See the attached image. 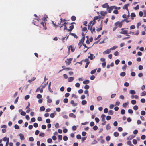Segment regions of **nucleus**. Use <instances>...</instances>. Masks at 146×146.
<instances>
[{
  "label": "nucleus",
  "instance_id": "14",
  "mask_svg": "<svg viewBox=\"0 0 146 146\" xmlns=\"http://www.w3.org/2000/svg\"><path fill=\"white\" fill-rule=\"evenodd\" d=\"M106 116L104 114H102L101 116V117L102 118V121H105V117Z\"/></svg>",
  "mask_w": 146,
  "mask_h": 146
},
{
  "label": "nucleus",
  "instance_id": "34",
  "mask_svg": "<svg viewBox=\"0 0 146 146\" xmlns=\"http://www.w3.org/2000/svg\"><path fill=\"white\" fill-rule=\"evenodd\" d=\"M106 128L107 130H109L110 129L111 127L110 126V125L109 124H108L107 125L106 127Z\"/></svg>",
  "mask_w": 146,
  "mask_h": 146
},
{
  "label": "nucleus",
  "instance_id": "62",
  "mask_svg": "<svg viewBox=\"0 0 146 146\" xmlns=\"http://www.w3.org/2000/svg\"><path fill=\"white\" fill-rule=\"evenodd\" d=\"M26 114L25 112L24 111H22L21 113V114L23 116H25Z\"/></svg>",
  "mask_w": 146,
  "mask_h": 146
},
{
  "label": "nucleus",
  "instance_id": "32",
  "mask_svg": "<svg viewBox=\"0 0 146 146\" xmlns=\"http://www.w3.org/2000/svg\"><path fill=\"white\" fill-rule=\"evenodd\" d=\"M117 48V46H113V47H112L111 48H110V50H111H111H115L116 48Z\"/></svg>",
  "mask_w": 146,
  "mask_h": 146
},
{
  "label": "nucleus",
  "instance_id": "4",
  "mask_svg": "<svg viewBox=\"0 0 146 146\" xmlns=\"http://www.w3.org/2000/svg\"><path fill=\"white\" fill-rule=\"evenodd\" d=\"M102 20L101 21V23L100 25V27L99 28H97L96 29V31L98 32H99L101 30H102Z\"/></svg>",
  "mask_w": 146,
  "mask_h": 146
},
{
  "label": "nucleus",
  "instance_id": "52",
  "mask_svg": "<svg viewBox=\"0 0 146 146\" xmlns=\"http://www.w3.org/2000/svg\"><path fill=\"white\" fill-rule=\"evenodd\" d=\"M113 54L115 56H117L119 55V53L117 51H116Z\"/></svg>",
  "mask_w": 146,
  "mask_h": 146
},
{
  "label": "nucleus",
  "instance_id": "22",
  "mask_svg": "<svg viewBox=\"0 0 146 146\" xmlns=\"http://www.w3.org/2000/svg\"><path fill=\"white\" fill-rule=\"evenodd\" d=\"M74 79V78L73 77H69L68 79V82H72Z\"/></svg>",
  "mask_w": 146,
  "mask_h": 146
},
{
  "label": "nucleus",
  "instance_id": "15",
  "mask_svg": "<svg viewBox=\"0 0 146 146\" xmlns=\"http://www.w3.org/2000/svg\"><path fill=\"white\" fill-rule=\"evenodd\" d=\"M51 83V82H50V83H49V85H48V90H49V91L50 92H53V91L51 89V88H50Z\"/></svg>",
  "mask_w": 146,
  "mask_h": 146
},
{
  "label": "nucleus",
  "instance_id": "1",
  "mask_svg": "<svg viewBox=\"0 0 146 146\" xmlns=\"http://www.w3.org/2000/svg\"><path fill=\"white\" fill-rule=\"evenodd\" d=\"M61 21L60 23H58V25H59L60 26V29H61V28L63 27V26H64V31L65 30H66L68 31V29L67 28V27L66 26V24H67V23L66 22H65V19L63 20L62 18L60 19Z\"/></svg>",
  "mask_w": 146,
  "mask_h": 146
},
{
  "label": "nucleus",
  "instance_id": "9",
  "mask_svg": "<svg viewBox=\"0 0 146 146\" xmlns=\"http://www.w3.org/2000/svg\"><path fill=\"white\" fill-rule=\"evenodd\" d=\"M129 6V4H125L123 7V9H126L127 11H128V7Z\"/></svg>",
  "mask_w": 146,
  "mask_h": 146
},
{
  "label": "nucleus",
  "instance_id": "61",
  "mask_svg": "<svg viewBox=\"0 0 146 146\" xmlns=\"http://www.w3.org/2000/svg\"><path fill=\"white\" fill-rule=\"evenodd\" d=\"M14 127L15 128V129H19V126L17 125V124H15V126H14Z\"/></svg>",
  "mask_w": 146,
  "mask_h": 146
},
{
  "label": "nucleus",
  "instance_id": "44",
  "mask_svg": "<svg viewBox=\"0 0 146 146\" xmlns=\"http://www.w3.org/2000/svg\"><path fill=\"white\" fill-rule=\"evenodd\" d=\"M107 10L108 11V12L109 13H111L112 11V10H111L110 8L109 7V6H108V7L107 8Z\"/></svg>",
  "mask_w": 146,
  "mask_h": 146
},
{
  "label": "nucleus",
  "instance_id": "11",
  "mask_svg": "<svg viewBox=\"0 0 146 146\" xmlns=\"http://www.w3.org/2000/svg\"><path fill=\"white\" fill-rule=\"evenodd\" d=\"M40 24L42 25L44 29H46L47 28L46 27V24L45 23L43 22H42L40 23Z\"/></svg>",
  "mask_w": 146,
  "mask_h": 146
},
{
  "label": "nucleus",
  "instance_id": "8",
  "mask_svg": "<svg viewBox=\"0 0 146 146\" xmlns=\"http://www.w3.org/2000/svg\"><path fill=\"white\" fill-rule=\"evenodd\" d=\"M110 52H111V50H110V49H108L106 51H104L103 52V54L105 55V54H108L110 53Z\"/></svg>",
  "mask_w": 146,
  "mask_h": 146
},
{
  "label": "nucleus",
  "instance_id": "47",
  "mask_svg": "<svg viewBox=\"0 0 146 146\" xmlns=\"http://www.w3.org/2000/svg\"><path fill=\"white\" fill-rule=\"evenodd\" d=\"M111 139L110 136H107L106 138V139L107 141H109Z\"/></svg>",
  "mask_w": 146,
  "mask_h": 146
},
{
  "label": "nucleus",
  "instance_id": "2",
  "mask_svg": "<svg viewBox=\"0 0 146 146\" xmlns=\"http://www.w3.org/2000/svg\"><path fill=\"white\" fill-rule=\"evenodd\" d=\"M92 21H90L88 25V29H90L91 33L92 34L93 32H96L95 28V27H92V26H91Z\"/></svg>",
  "mask_w": 146,
  "mask_h": 146
},
{
  "label": "nucleus",
  "instance_id": "45",
  "mask_svg": "<svg viewBox=\"0 0 146 146\" xmlns=\"http://www.w3.org/2000/svg\"><path fill=\"white\" fill-rule=\"evenodd\" d=\"M98 129V127L96 125L94 126L93 127V129L94 130L96 131Z\"/></svg>",
  "mask_w": 146,
  "mask_h": 146
},
{
  "label": "nucleus",
  "instance_id": "38",
  "mask_svg": "<svg viewBox=\"0 0 146 146\" xmlns=\"http://www.w3.org/2000/svg\"><path fill=\"white\" fill-rule=\"evenodd\" d=\"M146 95V92L145 91L143 92L141 94V96H144Z\"/></svg>",
  "mask_w": 146,
  "mask_h": 146
},
{
  "label": "nucleus",
  "instance_id": "53",
  "mask_svg": "<svg viewBox=\"0 0 146 146\" xmlns=\"http://www.w3.org/2000/svg\"><path fill=\"white\" fill-rule=\"evenodd\" d=\"M136 100H133L131 101V103L133 105L135 104L136 103Z\"/></svg>",
  "mask_w": 146,
  "mask_h": 146
},
{
  "label": "nucleus",
  "instance_id": "18",
  "mask_svg": "<svg viewBox=\"0 0 146 146\" xmlns=\"http://www.w3.org/2000/svg\"><path fill=\"white\" fill-rule=\"evenodd\" d=\"M107 13V12L106 11L105 12L104 11H102L100 12V14L102 16H105Z\"/></svg>",
  "mask_w": 146,
  "mask_h": 146
},
{
  "label": "nucleus",
  "instance_id": "60",
  "mask_svg": "<svg viewBox=\"0 0 146 146\" xmlns=\"http://www.w3.org/2000/svg\"><path fill=\"white\" fill-rule=\"evenodd\" d=\"M111 118V117L110 116H107L106 117V119L107 120H109Z\"/></svg>",
  "mask_w": 146,
  "mask_h": 146
},
{
  "label": "nucleus",
  "instance_id": "54",
  "mask_svg": "<svg viewBox=\"0 0 146 146\" xmlns=\"http://www.w3.org/2000/svg\"><path fill=\"white\" fill-rule=\"evenodd\" d=\"M38 124L36 123H34L33 126L35 127L36 128L38 127Z\"/></svg>",
  "mask_w": 146,
  "mask_h": 146
},
{
  "label": "nucleus",
  "instance_id": "6",
  "mask_svg": "<svg viewBox=\"0 0 146 146\" xmlns=\"http://www.w3.org/2000/svg\"><path fill=\"white\" fill-rule=\"evenodd\" d=\"M72 60V58L67 59L65 61V62L67 65H69L71 63V61Z\"/></svg>",
  "mask_w": 146,
  "mask_h": 146
},
{
  "label": "nucleus",
  "instance_id": "55",
  "mask_svg": "<svg viewBox=\"0 0 146 146\" xmlns=\"http://www.w3.org/2000/svg\"><path fill=\"white\" fill-rule=\"evenodd\" d=\"M94 106L93 105H92L90 106V110L91 111H92L94 110Z\"/></svg>",
  "mask_w": 146,
  "mask_h": 146
},
{
  "label": "nucleus",
  "instance_id": "41",
  "mask_svg": "<svg viewBox=\"0 0 146 146\" xmlns=\"http://www.w3.org/2000/svg\"><path fill=\"white\" fill-rule=\"evenodd\" d=\"M42 97V96L40 94H38L37 95V98L38 99H40Z\"/></svg>",
  "mask_w": 146,
  "mask_h": 146
},
{
  "label": "nucleus",
  "instance_id": "49",
  "mask_svg": "<svg viewBox=\"0 0 146 146\" xmlns=\"http://www.w3.org/2000/svg\"><path fill=\"white\" fill-rule=\"evenodd\" d=\"M97 100L99 101L102 99V97L101 96H99L97 97Z\"/></svg>",
  "mask_w": 146,
  "mask_h": 146
},
{
  "label": "nucleus",
  "instance_id": "56",
  "mask_svg": "<svg viewBox=\"0 0 146 146\" xmlns=\"http://www.w3.org/2000/svg\"><path fill=\"white\" fill-rule=\"evenodd\" d=\"M121 113L122 115H123V114H125V110H121Z\"/></svg>",
  "mask_w": 146,
  "mask_h": 146
},
{
  "label": "nucleus",
  "instance_id": "25",
  "mask_svg": "<svg viewBox=\"0 0 146 146\" xmlns=\"http://www.w3.org/2000/svg\"><path fill=\"white\" fill-rule=\"evenodd\" d=\"M70 103L74 106H75L77 105V104L74 103V101L73 100L71 101Z\"/></svg>",
  "mask_w": 146,
  "mask_h": 146
},
{
  "label": "nucleus",
  "instance_id": "26",
  "mask_svg": "<svg viewBox=\"0 0 146 146\" xmlns=\"http://www.w3.org/2000/svg\"><path fill=\"white\" fill-rule=\"evenodd\" d=\"M136 16V15L135 14V13H132L131 15V18L132 19H133V17H135Z\"/></svg>",
  "mask_w": 146,
  "mask_h": 146
},
{
  "label": "nucleus",
  "instance_id": "10",
  "mask_svg": "<svg viewBox=\"0 0 146 146\" xmlns=\"http://www.w3.org/2000/svg\"><path fill=\"white\" fill-rule=\"evenodd\" d=\"M70 49H71V51L72 52H73L74 51V49L73 47L71 45L70 46H69L68 48V52L69 53L70 52Z\"/></svg>",
  "mask_w": 146,
  "mask_h": 146
},
{
  "label": "nucleus",
  "instance_id": "16",
  "mask_svg": "<svg viewBox=\"0 0 146 146\" xmlns=\"http://www.w3.org/2000/svg\"><path fill=\"white\" fill-rule=\"evenodd\" d=\"M47 102L48 103H50L52 102V100L50 98L49 96H47Z\"/></svg>",
  "mask_w": 146,
  "mask_h": 146
},
{
  "label": "nucleus",
  "instance_id": "17",
  "mask_svg": "<svg viewBox=\"0 0 146 146\" xmlns=\"http://www.w3.org/2000/svg\"><path fill=\"white\" fill-rule=\"evenodd\" d=\"M93 57V54H90V56H88V58H90V60H92L95 57V56L94 57Z\"/></svg>",
  "mask_w": 146,
  "mask_h": 146
},
{
  "label": "nucleus",
  "instance_id": "37",
  "mask_svg": "<svg viewBox=\"0 0 146 146\" xmlns=\"http://www.w3.org/2000/svg\"><path fill=\"white\" fill-rule=\"evenodd\" d=\"M52 23L54 25V27H55L56 28L57 27L60 26L58 24V25L56 24L53 21H52Z\"/></svg>",
  "mask_w": 146,
  "mask_h": 146
},
{
  "label": "nucleus",
  "instance_id": "64",
  "mask_svg": "<svg viewBox=\"0 0 146 146\" xmlns=\"http://www.w3.org/2000/svg\"><path fill=\"white\" fill-rule=\"evenodd\" d=\"M72 97H74L76 99H77V96H76V94H72Z\"/></svg>",
  "mask_w": 146,
  "mask_h": 146
},
{
  "label": "nucleus",
  "instance_id": "21",
  "mask_svg": "<svg viewBox=\"0 0 146 146\" xmlns=\"http://www.w3.org/2000/svg\"><path fill=\"white\" fill-rule=\"evenodd\" d=\"M121 34H127L128 33V31L127 30H123L120 32Z\"/></svg>",
  "mask_w": 146,
  "mask_h": 146
},
{
  "label": "nucleus",
  "instance_id": "30",
  "mask_svg": "<svg viewBox=\"0 0 146 146\" xmlns=\"http://www.w3.org/2000/svg\"><path fill=\"white\" fill-rule=\"evenodd\" d=\"M113 111L112 110H110L109 111L108 114L112 115L113 113Z\"/></svg>",
  "mask_w": 146,
  "mask_h": 146
},
{
  "label": "nucleus",
  "instance_id": "7",
  "mask_svg": "<svg viewBox=\"0 0 146 146\" xmlns=\"http://www.w3.org/2000/svg\"><path fill=\"white\" fill-rule=\"evenodd\" d=\"M30 106V103L29 102L28 104V106L26 108V109H28V110H27L26 111V112L27 113H29L30 111V108H29Z\"/></svg>",
  "mask_w": 146,
  "mask_h": 146
},
{
  "label": "nucleus",
  "instance_id": "40",
  "mask_svg": "<svg viewBox=\"0 0 146 146\" xmlns=\"http://www.w3.org/2000/svg\"><path fill=\"white\" fill-rule=\"evenodd\" d=\"M82 104L83 105H85L86 104L87 102L86 100H82L81 102Z\"/></svg>",
  "mask_w": 146,
  "mask_h": 146
},
{
  "label": "nucleus",
  "instance_id": "5",
  "mask_svg": "<svg viewBox=\"0 0 146 146\" xmlns=\"http://www.w3.org/2000/svg\"><path fill=\"white\" fill-rule=\"evenodd\" d=\"M84 40H82V39H81V40H79V42L78 44V45L79 46V49L80 48L82 45H83L84 43Z\"/></svg>",
  "mask_w": 146,
  "mask_h": 146
},
{
  "label": "nucleus",
  "instance_id": "20",
  "mask_svg": "<svg viewBox=\"0 0 146 146\" xmlns=\"http://www.w3.org/2000/svg\"><path fill=\"white\" fill-rule=\"evenodd\" d=\"M69 116L70 117H73L74 118H75L76 117V115L74 114H73V113H70L69 114Z\"/></svg>",
  "mask_w": 146,
  "mask_h": 146
},
{
  "label": "nucleus",
  "instance_id": "58",
  "mask_svg": "<svg viewBox=\"0 0 146 146\" xmlns=\"http://www.w3.org/2000/svg\"><path fill=\"white\" fill-rule=\"evenodd\" d=\"M106 61H104V62H103L102 63V67L103 68H104L105 67V66L106 65Z\"/></svg>",
  "mask_w": 146,
  "mask_h": 146
},
{
  "label": "nucleus",
  "instance_id": "33",
  "mask_svg": "<svg viewBox=\"0 0 146 146\" xmlns=\"http://www.w3.org/2000/svg\"><path fill=\"white\" fill-rule=\"evenodd\" d=\"M114 135L115 137H117L119 135V133L117 132H115L114 133Z\"/></svg>",
  "mask_w": 146,
  "mask_h": 146
},
{
  "label": "nucleus",
  "instance_id": "31",
  "mask_svg": "<svg viewBox=\"0 0 146 146\" xmlns=\"http://www.w3.org/2000/svg\"><path fill=\"white\" fill-rule=\"evenodd\" d=\"M81 28H82V31H86L87 30V28L86 27H84L82 28V26H81Z\"/></svg>",
  "mask_w": 146,
  "mask_h": 146
},
{
  "label": "nucleus",
  "instance_id": "27",
  "mask_svg": "<svg viewBox=\"0 0 146 146\" xmlns=\"http://www.w3.org/2000/svg\"><path fill=\"white\" fill-rule=\"evenodd\" d=\"M129 93L131 94L134 95L135 94L136 92L134 90H130Z\"/></svg>",
  "mask_w": 146,
  "mask_h": 146
},
{
  "label": "nucleus",
  "instance_id": "48",
  "mask_svg": "<svg viewBox=\"0 0 146 146\" xmlns=\"http://www.w3.org/2000/svg\"><path fill=\"white\" fill-rule=\"evenodd\" d=\"M120 61L118 59L116 60L115 61V63L116 65H118Z\"/></svg>",
  "mask_w": 146,
  "mask_h": 146
},
{
  "label": "nucleus",
  "instance_id": "35",
  "mask_svg": "<svg viewBox=\"0 0 146 146\" xmlns=\"http://www.w3.org/2000/svg\"><path fill=\"white\" fill-rule=\"evenodd\" d=\"M138 109V107L137 105H135L133 107V109L135 110H137Z\"/></svg>",
  "mask_w": 146,
  "mask_h": 146
},
{
  "label": "nucleus",
  "instance_id": "50",
  "mask_svg": "<svg viewBox=\"0 0 146 146\" xmlns=\"http://www.w3.org/2000/svg\"><path fill=\"white\" fill-rule=\"evenodd\" d=\"M96 72V69H94V70H92V71H91L90 72V73H91V74H94Z\"/></svg>",
  "mask_w": 146,
  "mask_h": 146
},
{
  "label": "nucleus",
  "instance_id": "42",
  "mask_svg": "<svg viewBox=\"0 0 146 146\" xmlns=\"http://www.w3.org/2000/svg\"><path fill=\"white\" fill-rule=\"evenodd\" d=\"M82 38L81 39H82V40H85V34H84L83 33H82Z\"/></svg>",
  "mask_w": 146,
  "mask_h": 146
},
{
  "label": "nucleus",
  "instance_id": "3",
  "mask_svg": "<svg viewBox=\"0 0 146 146\" xmlns=\"http://www.w3.org/2000/svg\"><path fill=\"white\" fill-rule=\"evenodd\" d=\"M123 22L121 21V22L118 21L116 22L114 24L115 26H116L117 27H119L120 28H121L122 27L123 25Z\"/></svg>",
  "mask_w": 146,
  "mask_h": 146
},
{
  "label": "nucleus",
  "instance_id": "59",
  "mask_svg": "<svg viewBox=\"0 0 146 146\" xmlns=\"http://www.w3.org/2000/svg\"><path fill=\"white\" fill-rule=\"evenodd\" d=\"M30 97V96L29 95H27L25 97V99L26 100L28 99Z\"/></svg>",
  "mask_w": 146,
  "mask_h": 146
},
{
  "label": "nucleus",
  "instance_id": "24",
  "mask_svg": "<svg viewBox=\"0 0 146 146\" xmlns=\"http://www.w3.org/2000/svg\"><path fill=\"white\" fill-rule=\"evenodd\" d=\"M70 34L72 36H73L76 38L77 39L78 38V37L77 35L74 33H70Z\"/></svg>",
  "mask_w": 146,
  "mask_h": 146
},
{
  "label": "nucleus",
  "instance_id": "36",
  "mask_svg": "<svg viewBox=\"0 0 146 146\" xmlns=\"http://www.w3.org/2000/svg\"><path fill=\"white\" fill-rule=\"evenodd\" d=\"M76 17L74 16H72L71 17V19L72 21H74L76 20Z\"/></svg>",
  "mask_w": 146,
  "mask_h": 146
},
{
  "label": "nucleus",
  "instance_id": "28",
  "mask_svg": "<svg viewBox=\"0 0 146 146\" xmlns=\"http://www.w3.org/2000/svg\"><path fill=\"white\" fill-rule=\"evenodd\" d=\"M89 80H87L83 81V83L84 84H88L89 83Z\"/></svg>",
  "mask_w": 146,
  "mask_h": 146
},
{
  "label": "nucleus",
  "instance_id": "39",
  "mask_svg": "<svg viewBox=\"0 0 146 146\" xmlns=\"http://www.w3.org/2000/svg\"><path fill=\"white\" fill-rule=\"evenodd\" d=\"M126 74V73L125 72H121L120 74V75L121 76H123V77L124 76H125Z\"/></svg>",
  "mask_w": 146,
  "mask_h": 146
},
{
  "label": "nucleus",
  "instance_id": "23",
  "mask_svg": "<svg viewBox=\"0 0 146 146\" xmlns=\"http://www.w3.org/2000/svg\"><path fill=\"white\" fill-rule=\"evenodd\" d=\"M109 5L107 3H106L102 5V7L104 8H108Z\"/></svg>",
  "mask_w": 146,
  "mask_h": 146
},
{
  "label": "nucleus",
  "instance_id": "12",
  "mask_svg": "<svg viewBox=\"0 0 146 146\" xmlns=\"http://www.w3.org/2000/svg\"><path fill=\"white\" fill-rule=\"evenodd\" d=\"M74 28V26L73 25H72L69 27L70 29H68V31L70 32V33H71V32L73 30Z\"/></svg>",
  "mask_w": 146,
  "mask_h": 146
},
{
  "label": "nucleus",
  "instance_id": "29",
  "mask_svg": "<svg viewBox=\"0 0 146 146\" xmlns=\"http://www.w3.org/2000/svg\"><path fill=\"white\" fill-rule=\"evenodd\" d=\"M40 110L42 111H44L45 110V108L44 106H42L40 108Z\"/></svg>",
  "mask_w": 146,
  "mask_h": 146
},
{
  "label": "nucleus",
  "instance_id": "57",
  "mask_svg": "<svg viewBox=\"0 0 146 146\" xmlns=\"http://www.w3.org/2000/svg\"><path fill=\"white\" fill-rule=\"evenodd\" d=\"M76 138L78 139H80L81 138V136L79 134H78L76 136Z\"/></svg>",
  "mask_w": 146,
  "mask_h": 146
},
{
  "label": "nucleus",
  "instance_id": "43",
  "mask_svg": "<svg viewBox=\"0 0 146 146\" xmlns=\"http://www.w3.org/2000/svg\"><path fill=\"white\" fill-rule=\"evenodd\" d=\"M127 67V65L126 64L124 65L122 67V69L123 70L125 71L126 70V68Z\"/></svg>",
  "mask_w": 146,
  "mask_h": 146
},
{
  "label": "nucleus",
  "instance_id": "46",
  "mask_svg": "<svg viewBox=\"0 0 146 146\" xmlns=\"http://www.w3.org/2000/svg\"><path fill=\"white\" fill-rule=\"evenodd\" d=\"M137 142L136 140L135 139H134L133 140V143L134 144H135V145L137 143Z\"/></svg>",
  "mask_w": 146,
  "mask_h": 146
},
{
  "label": "nucleus",
  "instance_id": "19",
  "mask_svg": "<svg viewBox=\"0 0 146 146\" xmlns=\"http://www.w3.org/2000/svg\"><path fill=\"white\" fill-rule=\"evenodd\" d=\"M134 137V136H133L132 135H130L127 138V140L129 141L132 139Z\"/></svg>",
  "mask_w": 146,
  "mask_h": 146
},
{
  "label": "nucleus",
  "instance_id": "13",
  "mask_svg": "<svg viewBox=\"0 0 146 146\" xmlns=\"http://www.w3.org/2000/svg\"><path fill=\"white\" fill-rule=\"evenodd\" d=\"M19 136H20L21 140H23L25 139L24 137L23 134L20 133L19 134Z\"/></svg>",
  "mask_w": 146,
  "mask_h": 146
},
{
  "label": "nucleus",
  "instance_id": "63",
  "mask_svg": "<svg viewBox=\"0 0 146 146\" xmlns=\"http://www.w3.org/2000/svg\"><path fill=\"white\" fill-rule=\"evenodd\" d=\"M128 103H123V106L124 107H126L128 105Z\"/></svg>",
  "mask_w": 146,
  "mask_h": 146
},
{
  "label": "nucleus",
  "instance_id": "51",
  "mask_svg": "<svg viewBox=\"0 0 146 146\" xmlns=\"http://www.w3.org/2000/svg\"><path fill=\"white\" fill-rule=\"evenodd\" d=\"M63 139L64 141H66L68 140V138L67 136H64L63 137Z\"/></svg>",
  "mask_w": 146,
  "mask_h": 146
}]
</instances>
